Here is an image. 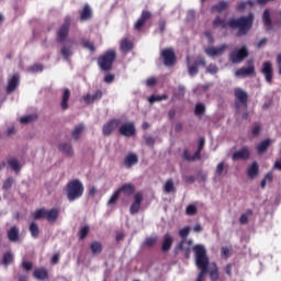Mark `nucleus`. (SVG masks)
I'll list each match as a JSON object with an SVG mask.
<instances>
[{
	"label": "nucleus",
	"mask_w": 281,
	"mask_h": 281,
	"mask_svg": "<svg viewBox=\"0 0 281 281\" xmlns=\"http://www.w3.org/2000/svg\"><path fill=\"white\" fill-rule=\"evenodd\" d=\"M214 27H232V30H238L237 36H246L254 26V13H249L247 16H241L238 19H231L228 22L216 18L213 21Z\"/></svg>",
	"instance_id": "1"
},
{
	"label": "nucleus",
	"mask_w": 281,
	"mask_h": 281,
	"mask_svg": "<svg viewBox=\"0 0 281 281\" xmlns=\"http://www.w3.org/2000/svg\"><path fill=\"white\" fill-rule=\"evenodd\" d=\"M193 252L195 255V265L200 269L196 281H205V273H207V267H210V258H207V250L205 246L195 245L193 247Z\"/></svg>",
	"instance_id": "2"
},
{
	"label": "nucleus",
	"mask_w": 281,
	"mask_h": 281,
	"mask_svg": "<svg viewBox=\"0 0 281 281\" xmlns=\"http://www.w3.org/2000/svg\"><path fill=\"white\" fill-rule=\"evenodd\" d=\"M85 194V184L79 179L70 180L66 184V196L70 203L78 201Z\"/></svg>",
	"instance_id": "3"
},
{
	"label": "nucleus",
	"mask_w": 281,
	"mask_h": 281,
	"mask_svg": "<svg viewBox=\"0 0 281 281\" xmlns=\"http://www.w3.org/2000/svg\"><path fill=\"white\" fill-rule=\"evenodd\" d=\"M115 50H108L105 54L98 58V65L102 71H111L113 69V63L116 58Z\"/></svg>",
	"instance_id": "4"
},
{
	"label": "nucleus",
	"mask_w": 281,
	"mask_h": 281,
	"mask_svg": "<svg viewBox=\"0 0 281 281\" xmlns=\"http://www.w3.org/2000/svg\"><path fill=\"white\" fill-rule=\"evenodd\" d=\"M186 60H187L188 74L191 78H194V76H196V74H199V66L200 65H202V67H205V65H206L205 58H203V57H198V59H195L192 63L190 55H188Z\"/></svg>",
	"instance_id": "5"
},
{
	"label": "nucleus",
	"mask_w": 281,
	"mask_h": 281,
	"mask_svg": "<svg viewBox=\"0 0 281 281\" xmlns=\"http://www.w3.org/2000/svg\"><path fill=\"white\" fill-rule=\"evenodd\" d=\"M235 106L237 111H240L241 109L244 111L247 110V100L249 99V95L243 88H236L235 89Z\"/></svg>",
	"instance_id": "6"
},
{
	"label": "nucleus",
	"mask_w": 281,
	"mask_h": 281,
	"mask_svg": "<svg viewBox=\"0 0 281 281\" xmlns=\"http://www.w3.org/2000/svg\"><path fill=\"white\" fill-rule=\"evenodd\" d=\"M247 56H249V50H247V46H243L241 48L235 49L231 53L229 60L235 65H238V63H243Z\"/></svg>",
	"instance_id": "7"
},
{
	"label": "nucleus",
	"mask_w": 281,
	"mask_h": 281,
	"mask_svg": "<svg viewBox=\"0 0 281 281\" xmlns=\"http://www.w3.org/2000/svg\"><path fill=\"white\" fill-rule=\"evenodd\" d=\"M120 135H123V137H134V135L137 133V130L135 128L134 122H126L123 123L119 127Z\"/></svg>",
	"instance_id": "8"
},
{
	"label": "nucleus",
	"mask_w": 281,
	"mask_h": 281,
	"mask_svg": "<svg viewBox=\"0 0 281 281\" xmlns=\"http://www.w3.org/2000/svg\"><path fill=\"white\" fill-rule=\"evenodd\" d=\"M161 57L164 58L166 67H172L175 66V63H177V57L175 56V50L172 48L162 49Z\"/></svg>",
	"instance_id": "9"
},
{
	"label": "nucleus",
	"mask_w": 281,
	"mask_h": 281,
	"mask_svg": "<svg viewBox=\"0 0 281 281\" xmlns=\"http://www.w3.org/2000/svg\"><path fill=\"white\" fill-rule=\"evenodd\" d=\"M69 25H71V19L69 16H67L65 19V23L57 31L58 43H63L64 41H66L67 36L69 35Z\"/></svg>",
	"instance_id": "10"
},
{
	"label": "nucleus",
	"mask_w": 281,
	"mask_h": 281,
	"mask_svg": "<svg viewBox=\"0 0 281 281\" xmlns=\"http://www.w3.org/2000/svg\"><path fill=\"white\" fill-rule=\"evenodd\" d=\"M192 245H194L192 239H182L176 247V252L183 251L186 258H190V254H192Z\"/></svg>",
	"instance_id": "11"
},
{
	"label": "nucleus",
	"mask_w": 281,
	"mask_h": 281,
	"mask_svg": "<svg viewBox=\"0 0 281 281\" xmlns=\"http://www.w3.org/2000/svg\"><path fill=\"white\" fill-rule=\"evenodd\" d=\"M226 49H229V45L227 44H222L217 47L211 46L205 48V54L209 55L211 58H214L215 56H223Z\"/></svg>",
	"instance_id": "12"
},
{
	"label": "nucleus",
	"mask_w": 281,
	"mask_h": 281,
	"mask_svg": "<svg viewBox=\"0 0 281 281\" xmlns=\"http://www.w3.org/2000/svg\"><path fill=\"white\" fill-rule=\"evenodd\" d=\"M250 156H251V150L249 149V147L244 146L232 155V159L233 161H240V160L245 161Z\"/></svg>",
	"instance_id": "13"
},
{
	"label": "nucleus",
	"mask_w": 281,
	"mask_h": 281,
	"mask_svg": "<svg viewBox=\"0 0 281 281\" xmlns=\"http://www.w3.org/2000/svg\"><path fill=\"white\" fill-rule=\"evenodd\" d=\"M120 126V120L114 119L105 123L102 127L103 135H111Z\"/></svg>",
	"instance_id": "14"
},
{
	"label": "nucleus",
	"mask_w": 281,
	"mask_h": 281,
	"mask_svg": "<svg viewBox=\"0 0 281 281\" xmlns=\"http://www.w3.org/2000/svg\"><path fill=\"white\" fill-rule=\"evenodd\" d=\"M261 74H263L266 81L271 82L273 80V66L270 61H265L262 64Z\"/></svg>",
	"instance_id": "15"
},
{
	"label": "nucleus",
	"mask_w": 281,
	"mask_h": 281,
	"mask_svg": "<svg viewBox=\"0 0 281 281\" xmlns=\"http://www.w3.org/2000/svg\"><path fill=\"white\" fill-rule=\"evenodd\" d=\"M151 14L149 11H143L140 14V19H138L136 21V23L134 24V29L139 31L142 30V27H144V25L146 24V21H148V19H150Z\"/></svg>",
	"instance_id": "16"
},
{
	"label": "nucleus",
	"mask_w": 281,
	"mask_h": 281,
	"mask_svg": "<svg viewBox=\"0 0 281 281\" xmlns=\"http://www.w3.org/2000/svg\"><path fill=\"white\" fill-rule=\"evenodd\" d=\"M82 100L86 104H93V102H98V100H102L101 90H97L93 94H86L82 97Z\"/></svg>",
	"instance_id": "17"
},
{
	"label": "nucleus",
	"mask_w": 281,
	"mask_h": 281,
	"mask_svg": "<svg viewBox=\"0 0 281 281\" xmlns=\"http://www.w3.org/2000/svg\"><path fill=\"white\" fill-rule=\"evenodd\" d=\"M20 77L19 75H13L12 78L9 79L8 86H7V93H13V91H16V87H19Z\"/></svg>",
	"instance_id": "18"
},
{
	"label": "nucleus",
	"mask_w": 281,
	"mask_h": 281,
	"mask_svg": "<svg viewBox=\"0 0 281 281\" xmlns=\"http://www.w3.org/2000/svg\"><path fill=\"white\" fill-rule=\"evenodd\" d=\"M58 150L63 153V155H66V157H74V146L69 143H60Z\"/></svg>",
	"instance_id": "19"
},
{
	"label": "nucleus",
	"mask_w": 281,
	"mask_h": 281,
	"mask_svg": "<svg viewBox=\"0 0 281 281\" xmlns=\"http://www.w3.org/2000/svg\"><path fill=\"white\" fill-rule=\"evenodd\" d=\"M254 66L243 67L235 71L236 78H247V76H251L254 74Z\"/></svg>",
	"instance_id": "20"
},
{
	"label": "nucleus",
	"mask_w": 281,
	"mask_h": 281,
	"mask_svg": "<svg viewBox=\"0 0 281 281\" xmlns=\"http://www.w3.org/2000/svg\"><path fill=\"white\" fill-rule=\"evenodd\" d=\"M86 130H87V127L85 126V124H79V125L75 126V128L71 133V137H72L74 142L80 140V137H82Z\"/></svg>",
	"instance_id": "21"
},
{
	"label": "nucleus",
	"mask_w": 281,
	"mask_h": 281,
	"mask_svg": "<svg viewBox=\"0 0 281 281\" xmlns=\"http://www.w3.org/2000/svg\"><path fill=\"white\" fill-rule=\"evenodd\" d=\"M173 240H175V238L170 234H166L162 237L161 251H170Z\"/></svg>",
	"instance_id": "22"
},
{
	"label": "nucleus",
	"mask_w": 281,
	"mask_h": 281,
	"mask_svg": "<svg viewBox=\"0 0 281 281\" xmlns=\"http://www.w3.org/2000/svg\"><path fill=\"white\" fill-rule=\"evenodd\" d=\"M71 97V91L66 88L64 90L63 97H61V102H60V106L63 109V111H67V109H69V98Z\"/></svg>",
	"instance_id": "23"
},
{
	"label": "nucleus",
	"mask_w": 281,
	"mask_h": 281,
	"mask_svg": "<svg viewBox=\"0 0 281 281\" xmlns=\"http://www.w3.org/2000/svg\"><path fill=\"white\" fill-rule=\"evenodd\" d=\"M58 209L46 210V221H48V223H56V221H58Z\"/></svg>",
	"instance_id": "24"
},
{
	"label": "nucleus",
	"mask_w": 281,
	"mask_h": 281,
	"mask_svg": "<svg viewBox=\"0 0 281 281\" xmlns=\"http://www.w3.org/2000/svg\"><path fill=\"white\" fill-rule=\"evenodd\" d=\"M117 190L120 191L121 194L122 192H124L126 196H131V194L135 192V186L131 183H125Z\"/></svg>",
	"instance_id": "25"
},
{
	"label": "nucleus",
	"mask_w": 281,
	"mask_h": 281,
	"mask_svg": "<svg viewBox=\"0 0 281 281\" xmlns=\"http://www.w3.org/2000/svg\"><path fill=\"white\" fill-rule=\"evenodd\" d=\"M262 21L266 30H271L272 22H271V12L269 11V9H266L263 11Z\"/></svg>",
	"instance_id": "26"
},
{
	"label": "nucleus",
	"mask_w": 281,
	"mask_h": 281,
	"mask_svg": "<svg viewBox=\"0 0 281 281\" xmlns=\"http://www.w3.org/2000/svg\"><path fill=\"white\" fill-rule=\"evenodd\" d=\"M269 146H271V139L267 138L261 143H259L256 146V149L258 150L259 155H262V153H267V149L269 148Z\"/></svg>",
	"instance_id": "27"
},
{
	"label": "nucleus",
	"mask_w": 281,
	"mask_h": 281,
	"mask_svg": "<svg viewBox=\"0 0 281 281\" xmlns=\"http://www.w3.org/2000/svg\"><path fill=\"white\" fill-rule=\"evenodd\" d=\"M137 161H138V158H137V155H135V154H130L124 159V164H125L126 168H132V166H135V164H137Z\"/></svg>",
	"instance_id": "28"
},
{
	"label": "nucleus",
	"mask_w": 281,
	"mask_h": 281,
	"mask_svg": "<svg viewBox=\"0 0 281 281\" xmlns=\"http://www.w3.org/2000/svg\"><path fill=\"white\" fill-rule=\"evenodd\" d=\"M131 49H133V42L128 41V38H123L121 41V52H123V54H128Z\"/></svg>",
	"instance_id": "29"
},
{
	"label": "nucleus",
	"mask_w": 281,
	"mask_h": 281,
	"mask_svg": "<svg viewBox=\"0 0 281 281\" xmlns=\"http://www.w3.org/2000/svg\"><path fill=\"white\" fill-rule=\"evenodd\" d=\"M8 238L11 243H16L19 240V227H11V229L8 232Z\"/></svg>",
	"instance_id": "30"
},
{
	"label": "nucleus",
	"mask_w": 281,
	"mask_h": 281,
	"mask_svg": "<svg viewBox=\"0 0 281 281\" xmlns=\"http://www.w3.org/2000/svg\"><path fill=\"white\" fill-rule=\"evenodd\" d=\"M60 54L65 60H69V58L74 56L71 46L64 45L60 49Z\"/></svg>",
	"instance_id": "31"
},
{
	"label": "nucleus",
	"mask_w": 281,
	"mask_h": 281,
	"mask_svg": "<svg viewBox=\"0 0 281 281\" xmlns=\"http://www.w3.org/2000/svg\"><path fill=\"white\" fill-rule=\"evenodd\" d=\"M8 165L10 166V168H12V170H14V172H21L22 166L19 159L11 158L8 160Z\"/></svg>",
	"instance_id": "32"
},
{
	"label": "nucleus",
	"mask_w": 281,
	"mask_h": 281,
	"mask_svg": "<svg viewBox=\"0 0 281 281\" xmlns=\"http://www.w3.org/2000/svg\"><path fill=\"white\" fill-rule=\"evenodd\" d=\"M247 175L250 179H255L258 177V162H252L251 166L247 170Z\"/></svg>",
	"instance_id": "33"
},
{
	"label": "nucleus",
	"mask_w": 281,
	"mask_h": 281,
	"mask_svg": "<svg viewBox=\"0 0 281 281\" xmlns=\"http://www.w3.org/2000/svg\"><path fill=\"white\" fill-rule=\"evenodd\" d=\"M229 8L228 1H221L218 4H214L212 7L213 12H223V10H227Z\"/></svg>",
	"instance_id": "34"
},
{
	"label": "nucleus",
	"mask_w": 281,
	"mask_h": 281,
	"mask_svg": "<svg viewBox=\"0 0 281 281\" xmlns=\"http://www.w3.org/2000/svg\"><path fill=\"white\" fill-rule=\"evenodd\" d=\"M29 231L31 233L32 238H38L41 229L38 228V224H36V222L31 223Z\"/></svg>",
	"instance_id": "35"
},
{
	"label": "nucleus",
	"mask_w": 281,
	"mask_h": 281,
	"mask_svg": "<svg viewBox=\"0 0 281 281\" xmlns=\"http://www.w3.org/2000/svg\"><path fill=\"white\" fill-rule=\"evenodd\" d=\"M12 262H14V255L10 251L4 252L2 258V265H4V267H8V265H12Z\"/></svg>",
	"instance_id": "36"
},
{
	"label": "nucleus",
	"mask_w": 281,
	"mask_h": 281,
	"mask_svg": "<svg viewBox=\"0 0 281 281\" xmlns=\"http://www.w3.org/2000/svg\"><path fill=\"white\" fill-rule=\"evenodd\" d=\"M88 19H91V7H89V4H86L81 12L80 20L88 21Z\"/></svg>",
	"instance_id": "37"
},
{
	"label": "nucleus",
	"mask_w": 281,
	"mask_h": 281,
	"mask_svg": "<svg viewBox=\"0 0 281 281\" xmlns=\"http://www.w3.org/2000/svg\"><path fill=\"white\" fill-rule=\"evenodd\" d=\"M38 116H36V114H29L26 116H22L20 117L19 122L20 124H31V122H35V120H37Z\"/></svg>",
	"instance_id": "38"
},
{
	"label": "nucleus",
	"mask_w": 281,
	"mask_h": 281,
	"mask_svg": "<svg viewBox=\"0 0 281 281\" xmlns=\"http://www.w3.org/2000/svg\"><path fill=\"white\" fill-rule=\"evenodd\" d=\"M33 276L36 278V280H47V270L37 269L34 271Z\"/></svg>",
	"instance_id": "39"
},
{
	"label": "nucleus",
	"mask_w": 281,
	"mask_h": 281,
	"mask_svg": "<svg viewBox=\"0 0 281 281\" xmlns=\"http://www.w3.org/2000/svg\"><path fill=\"white\" fill-rule=\"evenodd\" d=\"M90 249L94 256L102 254V244L100 241H94L91 244Z\"/></svg>",
	"instance_id": "40"
},
{
	"label": "nucleus",
	"mask_w": 281,
	"mask_h": 281,
	"mask_svg": "<svg viewBox=\"0 0 281 281\" xmlns=\"http://www.w3.org/2000/svg\"><path fill=\"white\" fill-rule=\"evenodd\" d=\"M157 240H159V238L157 236L147 237L145 239V241L143 243V247H155V245H157Z\"/></svg>",
	"instance_id": "41"
},
{
	"label": "nucleus",
	"mask_w": 281,
	"mask_h": 281,
	"mask_svg": "<svg viewBox=\"0 0 281 281\" xmlns=\"http://www.w3.org/2000/svg\"><path fill=\"white\" fill-rule=\"evenodd\" d=\"M164 190L167 192V194L175 192V181H172V179L167 180L164 186Z\"/></svg>",
	"instance_id": "42"
},
{
	"label": "nucleus",
	"mask_w": 281,
	"mask_h": 281,
	"mask_svg": "<svg viewBox=\"0 0 281 281\" xmlns=\"http://www.w3.org/2000/svg\"><path fill=\"white\" fill-rule=\"evenodd\" d=\"M194 113H195V115H198V117H203V115H205V104L198 103L195 105Z\"/></svg>",
	"instance_id": "43"
},
{
	"label": "nucleus",
	"mask_w": 281,
	"mask_h": 281,
	"mask_svg": "<svg viewBox=\"0 0 281 281\" xmlns=\"http://www.w3.org/2000/svg\"><path fill=\"white\" fill-rule=\"evenodd\" d=\"M161 100H168V94L162 95H151L148 98V102L154 104V102H161Z\"/></svg>",
	"instance_id": "44"
},
{
	"label": "nucleus",
	"mask_w": 281,
	"mask_h": 281,
	"mask_svg": "<svg viewBox=\"0 0 281 281\" xmlns=\"http://www.w3.org/2000/svg\"><path fill=\"white\" fill-rule=\"evenodd\" d=\"M34 218L36 221H38L40 218H46L47 217V210L45 209H40L37 211H35V213L33 214Z\"/></svg>",
	"instance_id": "45"
},
{
	"label": "nucleus",
	"mask_w": 281,
	"mask_h": 281,
	"mask_svg": "<svg viewBox=\"0 0 281 281\" xmlns=\"http://www.w3.org/2000/svg\"><path fill=\"white\" fill-rule=\"evenodd\" d=\"M12 186H14V178L9 177L7 180H4L2 184V190L8 191L12 188Z\"/></svg>",
	"instance_id": "46"
},
{
	"label": "nucleus",
	"mask_w": 281,
	"mask_h": 281,
	"mask_svg": "<svg viewBox=\"0 0 281 281\" xmlns=\"http://www.w3.org/2000/svg\"><path fill=\"white\" fill-rule=\"evenodd\" d=\"M120 191L119 189L111 195L110 200L108 201V205H115L117 200L120 199Z\"/></svg>",
	"instance_id": "47"
},
{
	"label": "nucleus",
	"mask_w": 281,
	"mask_h": 281,
	"mask_svg": "<svg viewBox=\"0 0 281 281\" xmlns=\"http://www.w3.org/2000/svg\"><path fill=\"white\" fill-rule=\"evenodd\" d=\"M196 212H199V210L196 209V205H194V204H189L186 209V214L188 216H194V214H196Z\"/></svg>",
	"instance_id": "48"
},
{
	"label": "nucleus",
	"mask_w": 281,
	"mask_h": 281,
	"mask_svg": "<svg viewBox=\"0 0 281 281\" xmlns=\"http://www.w3.org/2000/svg\"><path fill=\"white\" fill-rule=\"evenodd\" d=\"M247 4L250 5V8H254V0H248L247 2H239L236 7V10L240 12L245 10V8H247Z\"/></svg>",
	"instance_id": "49"
},
{
	"label": "nucleus",
	"mask_w": 281,
	"mask_h": 281,
	"mask_svg": "<svg viewBox=\"0 0 281 281\" xmlns=\"http://www.w3.org/2000/svg\"><path fill=\"white\" fill-rule=\"evenodd\" d=\"M190 235V226L183 227L179 231V236L182 237V240H187L188 236Z\"/></svg>",
	"instance_id": "50"
},
{
	"label": "nucleus",
	"mask_w": 281,
	"mask_h": 281,
	"mask_svg": "<svg viewBox=\"0 0 281 281\" xmlns=\"http://www.w3.org/2000/svg\"><path fill=\"white\" fill-rule=\"evenodd\" d=\"M82 46H83L86 49H89L90 52H95V46H94L93 43L90 42V41L82 40Z\"/></svg>",
	"instance_id": "51"
},
{
	"label": "nucleus",
	"mask_w": 281,
	"mask_h": 281,
	"mask_svg": "<svg viewBox=\"0 0 281 281\" xmlns=\"http://www.w3.org/2000/svg\"><path fill=\"white\" fill-rule=\"evenodd\" d=\"M183 157L184 159H187V161H196V159H201L200 157H196V153L193 156H191L190 151L188 150H184Z\"/></svg>",
	"instance_id": "52"
},
{
	"label": "nucleus",
	"mask_w": 281,
	"mask_h": 281,
	"mask_svg": "<svg viewBox=\"0 0 281 281\" xmlns=\"http://www.w3.org/2000/svg\"><path fill=\"white\" fill-rule=\"evenodd\" d=\"M223 170H225V162L221 161L217 164L216 169H215V175L217 177H221V175H223Z\"/></svg>",
	"instance_id": "53"
},
{
	"label": "nucleus",
	"mask_w": 281,
	"mask_h": 281,
	"mask_svg": "<svg viewBox=\"0 0 281 281\" xmlns=\"http://www.w3.org/2000/svg\"><path fill=\"white\" fill-rule=\"evenodd\" d=\"M205 146V138H200L198 150L195 151V157L201 158V151L203 150V147Z\"/></svg>",
	"instance_id": "54"
},
{
	"label": "nucleus",
	"mask_w": 281,
	"mask_h": 281,
	"mask_svg": "<svg viewBox=\"0 0 281 281\" xmlns=\"http://www.w3.org/2000/svg\"><path fill=\"white\" fill-rule=\"evenodd\" d=\"M88 234H89V226H83V227L80 229V232H79V238H80L81 240H85V238H87Z\"/></svg>",
	"instance_id": "55"
},
{
	"label": "nucleus",
	"mask_w": 281,
	"mask_h": 281,
	"mask_svg": "<svg viewBox=\"0 0 281 281\" xmlns=\"http://www.w3.org/2000/svg\"><path fill=\"white\" fill-rule=\"evenodd\" d=\"M140 207H142V204L133 202V204L130 207V213L131 214H137V212H139Z\"/></svg>",
	"instance_id": "56"
},
{
	"label": "nucleus",
	"mask_w": 281,
	"mask_h": 281,
	"mask_svg": "<svg viewBox=\"0 0 281 281\" xmlns=\"http://www.w3.org/2000/svg\"><path fill=\"white\" fill-rule=\"evenodd\" d=\"M206 74H218V67L215 64H210L206 68Z\"/></svg>",
	"instance_id": "57"
},
{
	"label": "nucleus",
	"mask_w": 281,
	"mask_h": 281,
	"mask_svg": "<svg viewBox=\"0 0 281 281\" xmlns=\"http://www.w3.org/2000/svg\"><path fill=\"white\" fill-rule=\"evenodd\" d=\"M260 131H262V127H260V124H255L251 131L252 137H258V135H260Z\"/></svg>",
	"instance_id": "58"
},
{
	"label": "nucleus",
	"mask_w": 281,
	"mask_h": 281,
	"mask_svg": "<svg viewBox=\"0 0 281 281\" xmlns=\"http://www.w3.org/2000/svg\"><path fill=\"white\" fill-rule=\"evenodd\" d=\"M146 146H155V138L150 135L144 136Z\"/></svg>",
	"instance_id": "59"
},
{
	"label": "nucleus",
	"mask_w": 281,
	"mask_h": 281,
	"mask_svg": "<svg viewBox=\"0 0 281 281\" xmlns=\"http://www.w3.org/2000/svg\"><path fill=\"white\" fill-rule=\"evenodd\" d=\"M30 71H32L33 74H36L38 71H43V65L41 64H35L30 68Z\"/></svg>",
	"instance_id": "60"
},
{
	"label": "nucleus",
	"mask_w": 281,
	"mask_h": 281,
	"mask_svg": "<svg viewBox=\"0 0 281 281\" xmlns=\"http://www.w3.org/2000/svg\"><path fill=\"white\" fill-rule=\"evenodd\" d=\"M142 201H144V195L140 192H137L134 195V203H138L139 205H142Z\"/></svg>",
	"instance_id": "61"
},
{
	"label": "nucleus",
	"mask_w": 281,
	"mask_h": 281,
	"mask_svg": "<svg viewBox=\"0 0 281 281\" xmlns=\"http://www.w3.org/2000/svg\"><path fill=\"white\" fill-rule=\"evenodd\" d=\"M211 280L216 281L218 280V269L215 267L214 270L210 272Z\"/></svg>",
	"instance_id": "62"
},
{
	"label": "nucleus",
	"mask_w": 281,
	"mask_h": 281,
	"mask_svg": "<svg viewBox=\"0 0 281 281\" xmlns=\"http://www.w3.org/2000/svg\"><path fill=\"white\" fill-rule=\"evenodd\" d=\"M22 267H23V269H25V271H32L33 265L30 261H23Z\"/></svg>",
	"instance_id": "63"
},
{
	"label": "nucleus",
	"mask_w": 281,
	"mask_h": 281,
	"mask_svg": "<svg viewBox=\"0 0 281 281\" xmlns=\"http://www.w3.org/2000/svg\"><path fill=\"white\" fill-rule=\"evenodd\" d=\"M277 64H278V68H279V74L281 76V54H279L277 56Z\"/></svg>",
	"instance_id": "64"
}]
</instances>
